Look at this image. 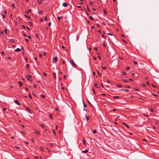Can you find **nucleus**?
Here are the masks:
<instances>
[{
  "mask_svg": "<svg viewBox=\"0 0 159 159\" xmlns=\"http://www.w3.org/2000/svg\"><path fill=\"white\" fill-rule=\"evenodd\" d=\"M70 63L75 68L77 66V65L75 63L73 60H71V61H70Z\"/></svg>",
  "mask_w": 159,
  "mask_h": 159,
  "instance_id": "nucleus-1",
  "label": "nucleus"
},
{
  "mask_svg": "<svg viewBox=\"0 0 159 159\" xmlns=\"http://www.w3.org/2000/svg\"><path fill=\"white\" fill-rule=\"evenodd\" d=\"M58 60V58L57 56H56L55 57L53 58V63H55Z\"/></svg>",
  "mask_w": 159,
  "mask_h": 159,
  "instance_id": "nucleus-2",
  "label": "nucleus"
},
{
  "mask_svg": "<svg viewBox=\"0 0 159 159\" xmlns=\"http://www.w3.org/2000/svg\"><path fill=\"white\" fill-rule=\"evenodd\" d=\"M26 78L28 80H30V81H32V80H31L30 78L31 77V75H28L27 76H26Z\"/></svg>",
  "mask_w": 159,
  "mask_h": 159,
  "instance_id": "nucleus-3",
  "label": "nucleus"
},
{
  "mask_svg": "<svg viewBox=\"0 0 159 159\" xmlns=\"http://www.w3.org/2000/svg\"><path fill=\"white\" fill-rule=\"evenodd\" d=\"M14 102L15 103H16L19 106H20L21 105V103L20 102H19V101L17 100H16L14 101Z\"/></svg>",
  "mask_w": 159,
  "mask_h": 159,
  "instance_id": "nucleus-4",
  "label": "nucleus"
},
{
  "mask_svg": "<svg viewBox=\"0 0 159 159\" xmlns=\"http://www.w3.org/2000/svg\"><path fill=\"white\" fill-rule=\"evenodd\" d=\"M34 133L38 135H39L40 134V131L37 129H36L35 130Z\"/></svg>",
  "mask_w": 159,
  "mask_h": 159,
  "instance_id": "nucleus-5",
  "label": "nucleus"
},
{
  "mask_svg": "<svg viewBox=\"0 0 159 159\" xmlns=\"http://www.w3.org/2000/svg\"><path fill=\"white\" fill-rule=\"evenodd\" d=\"M63 6L64 7H66L68 6V4L66 2H64L62 4Z\"/></svg>",
  "mask_w": 159,
  "mask_h": 159,
  "instance_id": "nucleus-6",
  "label": "nucleus"
},
{
  "mask_svg": "<svg viewBox=\"0 0 159 159\" xmlns=\"http://www.w3.org/2000/svg\"><path fill=\"white\" fill-rule=\"evenodd\" d=\"M21 51V49L19 48H17L15 50V52H18Z\"/></svg>",
  "mask_w": 159,
  "mask_h": 159,
  "instance_id": "nucleus-7",
  "label": "nucleus"
},
{
  "mask_svg": "<svg viewBox=\"0 0 159 159\" xmlns=\"http://www.w3.org/2000/svg\"><path fill=\"white\" fill-rule=\"evenodd\" d=\"M10 41L11 42V43H14L15 42V40L13 39H10Z\"/></svg>",
  "mask_w": 159,
  "mask_h": 159,
  "instance_id": "nucleus-8",
  "label": "nucleus"
},
{
  "mask_svg": "<svg viewBox=\"0 0 159 159\" xmlns=\"http://www.w3.org/2000/svg\"><path fill=\"white\" fill-rule=\"evenodd\" d=\"M116 86L118 87L122 88V84H117Z\"/></svg>",
  "mask_w": 159,
  "mask_h": 159,
  "instance_id": "nucleus-9",
  "label": "nucleus"
},
{
  "mask_svg": "<svg viewBox=\"0 0 159 159\" xmlns=\"http://www.w3.org/2000/svg\"><path fill=\"white\" fill-rule=\"evenodd\" d=\"M88 150L87 149H86L84 151H82V152L84 153H86L88 152Z\"/></svg>",
  "mask_w": 159,
  "mask_h": 159,
  "instance_id": "nucleus-10",
  "label": "nucleus"
},
{
  "mask_svg": "<svg viewBox=\"0 0 159 159\" xmlns=\"http://www.w3.org/2000/svg\"><path fill=\"white\" fill-rule=\"evenodd\" d=\"M122 124L123 125H125L128 128H129V126L128 125H127L125 123H123Z\"/></svg>",
  "mask_w": 159,
  "mask_h": 159,
  "instance_id": "nucleus-11",
  "label": "nucleus"
},
{
  "mask_svg": "<svg viewBox=\"0 0 159 159\" xmlns=\"http://www.w3.org/2000/svg\"><path fill=\"white\" fill-rule=\"evenodd\" d=\"M120 90L121 91H125L126 92H128L129 91V89H120Z\"/></svg>",
  "mask_w": 159,
  "mask_h": 159,
  "instance_id": "nucleus-12",
  "label": "nucleus"
},
{
  "mask_svg": "<svg viewBox=\"0 0 159 159\" xmlns=\"http://www.w3.org/2000/svg\"><path fill=\"white\" fill-rule=\"evenodd\" d=\"M86 120L87 121H88L89 120V118L88 117V116H87V115H86Z\"/></svg>",
  "mask_w": 159,
  "mask_h": 159,
  "instance_id": "nucleus-13",
  "label": "nucleus"
},
{
  "mask_svg": "<svg viewBox=\"0 0 159 159\" xmlns=\"http://www.w3.org/2000/svg\"><path fill=\"white\" fill-rule=\"evenodd\" d=\"M150 111L152 113H153L154 112V110L151 107L150 108Z\"/></svg>",
  "mask_w": 159,
  "mask_h": 159,
  "instance_id": "nucleus-14",
  "label": "nucleus"
},
{
  "mask_svg": "<svg viewBox=\"0 0 159 159\" xmlns=\"http://www.w3.org/2000/svg\"><path fill=\"white\" fill-rule=\"evenodd\" d=\"M113 98L115 99H119V97L118 96H114Z\"/></svg>",
  "mask_w": 159,
  "mask_h": 159,
  "instance_id": "nucleus-15",
  "label": "nucleus"
},
{
  "mask_svg": "<svg viewBox=\"0 0 159 159\" xmlns=\"http://www.w3.org/2000/svg\"><path fill=\"white\" fill-rule=\"evenodd\" d=\"M18 83L20 87L23 84L21 82L19 81Z\"/></svg>",
  "mask_w": 159,
  "mask_h": 159,
  "instance_id": "nucleus-16",
  "label": "nucleus"
},
{
  "mask_svg": "<svg viewBox=\"0 0 159 159\" xmlns=\"http://www.w3.org/2000/svg\"><path fill=\"white\" fill-rule=\"evenodd\" d=\"M39 57L40 58H42L43 57V55L42 54L39 53Z\"/></svg>",
  "mask_w": 159,
  "mask_h": 159,
  "instance_id": "nucleus-17",
  "label": "nucleus"
},
{
  "mask_svg": "<svg viewBox=\"0 0 159 159\" xmlns=\"http://www.w3.org/2000/svg\"><path fill=\"white\" fill-rule=\"evenodd\" d=\"M31 11V10L30 9H29L28 10L27 12H26V13H29Z\"/></svg>",
  "mask_w": 159,
  "mask_h": 159,
  "instance_id": "nucleus-18",
  "label": "nucleus"
},
{
  "mask_svg": "<svg viewBox=\"0 0 159 159\" xmlns=\"http://www.w3.org/2000/svg\"><path fill=\"white\" fill-rule=\"evenodd\" d=\"M123 81L124 82L126 83H127L128 82H129L128 80L126 79H124L123 80Z\"/></svg>",
  "mask_w": 159,
  "mask_h": 159,
  "instance_id": "nucleus-19",
  "label": "nucleus"
},
{
  "mask_svg": "<svg viewBox=\"0 0 159 159\" xmlns=\"http://www.w3.org/2000/svg\"><path fill=\"white\" fill-rule=\"evenodd\" d=\"M97 72H98V74L99 76L100 77H101L102 76L101 74L99 72V71L98 70H97Z\"/></svg>",
  "mask_w": 159,
  "mask_h": 159,
  "instance_id": "nucleus-20",
  "label": "nucleus"
},
{
  "mask_svg": "<svg viewBox=\"0 0 159 159\" xmlns=\"http://www.w3.org/2000/svg\"><path fill=\"white\" fill-rule=\"evenodd\" d=\"M11 6L14 9L15 8V6L14 4L13 3L11 5Z\"/></svg>",
  "mask_w": 159,
  "mask_h": 159,
  "instance_id": "nucleus-21",
  "label": "nucleus"
},
{
  "mask_svg": "<svg viewBox=\"0 0 159 159\" xmlns=\"http://www.w3.org/2000/svg\"><path fill=\"white\" fill-rule=\"evenodd\" d=\"M36 37L37 38H38L39 39V40H40V38L39 37V35L38 34H36Z\"/></svg>",
  "mask_w": 159,
  "mask_h": 159,
  "instance_id": "nucleus-22",
  "label": "nucleus"
},
{
  "mask_svg": "<svg viewBox=\"0 0 159 159\" xmlns=\"http://www.w3.org/2000/svg\"><path fill=\"white\" fill-rule=\"evenodd\" d=\"M53 75H54V77L55 80L56 79V73L55 72L53 73Z\"/></svg>",
  "mask_w": 159,
  "mask_h": 159,
  "instance_id": "nucleus-23",
  "label": "nucleus"
},
{
  "mask_svg": "<svg viewBox=\"0 0 159 159\" xmlns=\"http://www.w3.org/2000/svg\"><path fill=\"white\" fill-rule=\"evenodd\" d=\"M41 126L42 127V128H44L45 127V125L44 124H41Z\"/></svg>",
  "mask_w": 159,
  "mask_h": 159,
  "instance_id": "nucleus-24",
  "label": "nucleus"
},
{
  "mask_svg": "<svg viewBox=\"0 0 159 159\" xmlns=\"http://www.w3.org/2000/svg\"><path fill=\"white\" fill-rule=\"evenodd\" d=\"M48 20V18L47 16H45L44 17V20L45 21H47Z\"/></svg>",
  "mask_w": 159,
  "mask_h": 159,
  "instance_id": "nucleus-25",
  "label": "nucleus"
},
{
  "mask_svg": "<svg viewBox=\"0 0 159 159\" xmlns=\"http://www.w3.org/2000/svg\"><path fill=\"white\" fill-rule=\"evenodd\" d=\"M93 134H96L97 133V131L96 130H93Z\"/></svg>",
  "mask_w": 159,
  "mask_h": 159,
  "instance_id": "nucleus-26",
  "label": "nucleus"
},
{
  "mask_svg": "<svg viewBox=\"0 0 159 159\" xmlns=\"http://www.w3.org/2000/svg\"><path fill=\"white\" fill-rule=\"evenodd\" d=\"M40 150L41 151L44 152V148L42 147L40 148Z\"/></svg>",
  "mask_w": 159,
  "mask_h": 159,
  "instance_id": "nucleus-27",
  "label": "nucleus"
},
{
  "mask_svg": "<svg viewBox=\"0 0 159 159\" xmlns=\"http://www.w3.org/2000/svg\"><path fill=\"white\" fill-rule=\"evenodd\" d=\"M89 19L91 20H94L93 18L91 16L89 17Z\"/></svg>",
  "mask_w": 159,
  "mask_h": 159,
  "instance_id": "nucleus-28",
  "label": "nucleus"
},
{
  "mask_svg": "<svg viewBox=\"0 0 159 159\" xmlns=\"http://www.w3.org/2000/svg\"><path fill=\"white\" fill-rule=\"evenodd\" d=\"M87 11H88L89 12L90 11V10L89 8L88 7V5L87 6Z\"/></svg>",
  "mask_w": 159,
  "mask_h": 159,
  "instance_id": "nucleus-29",
  "label": "nucleus"
},
{
  "mask_svg": "<svg viewBox=\"0 0 159 159\" xmlns=\"http://www.w3.org/2000/svg\"><path fill=\"white\" fill-rule=\"evenodd\" d=\"M83 104H84V108L86 107H87V105H86V104H85L84 103V102L83 101Z\"/></svg>",
  "mask_w": 159,
  "mask_h": 159,
  "instance_id": "nucleus-30",
  "label": "nucleus"
},
{
  "mask_svg": "<svg viewBox=\"0 0 159 159\" xmlns=\"http://www.w3.org/2000/svg\"><path fill=\"white\" fill-rule=\"evenodd\" d=\"M89 3L90 4V5H92L93 4V2L91 0L89 1Z\"/></svg>",
  "mask_w": 159,
  "mask_h": 159,
  "instance_id": "nucleus-31",
  "label": "nucleus"
},
{
  "mask_svg": "<svg viewBox=\"0 0 159 159\" xmlns=\"http://www.w3.org/2000/svg\"><path fill=\"white\" fill-rule=\"evenodd\" d=\"M62 16H61V17H60L59 16H58V17H57V19H58L59 20V22H60V20L62 18Z\"/></svg>",
  "mask_w": 159,
  "mask_h": 159,
  "instance_id": "nucleus-32",
  "label": "nucleus"
},
{
  "mask_svg": "<svg viewBox=\"0 0 159 159\" xmlns=\"http://www.w3.org/2000/svg\"><path fill=\"white\" fill-rule=\"evenodd\" d=\"M41 96L43 98H45V96L44 95L41 94Z\"/></svg>",
  "mask_w": 159,
  "mask_h": 159,
  "instance_id": "nucleus-33",
  "label": "nucleus"
},
{
  "mask_svg": "<svg viewBox=\"0 0 159 159\" xmlns=\"http://www.w3.org/2000/svg\"><path fill=\"white\" fill-rule=\"evenodd\" d=\"M82 141H83V143L84 145L85 146H86V143H85V141H84V140H82Z\"/></svg>",
  "mask_w": 159,
  "mask_h": 159,
  "instance_id": "nucleus-34",
  "label": "nucleus"
},
{
  "mask_svg": "<svg viewBox=\"0 0 159 159\" xmlns=\"http://www.w3.org/2000/svg\"><path fill=\"white\" fill-rule=\"evenodd\" d=\"M25 16L26 17V18H28L29 19H30V16H27L26 15H25Z\"/></svg>",
  "mask_w": 159,
  "mask_h": 159,
  "instance_id": "nucleus-35",
  "label": "nucleus"
},
{
  "mask_svg": "<svg viewBox=\"0 0 159 159\" xmlns=\"http://www.w3.org/2000/svg\"><path fill=\"white\" fill-rule=\"evenodd\" d=\"M133 64L134 65H137V62L136 61H133Z\"/></svg>",
  "mask_w": 159,
  "mask_h": 159,
  "instance_id": "nucleus-36",
  "label": "nucleus"
},
{
  "mask_svg": "<svg viewBox=\"0 0 159 159\" xmlns=\"http://www.w3.org/2000/svg\"><path fill=\"white\" fill-rule=\"evenodd\" d=\"M102 68L104 69H107V67L106 66H102Z\"/></svg>",
  "mask_w": 159,
  "mask_h": 159,
  "instance_id": "nucleus-37",
  "label": "nucleus"
},
{
  "mask_svg": "<svg viewBox=\"0 0 159 159\" xmlns=\"http://www.w3.org/2000/svg\"><path fill=\"white\" fill-rule=\"evenodd\" d=\"M26 66L27 68L28 69H29V65L28 64H27L26 65Z\"/></svg>",
  "mask_w": 159,
  "mask_h": 159,
  "instance_id": "nucleus-38",
  "label": "nucleus"
},
{
  "mask_svg": "<svg viewBox=\"0 0 159 159\" xmlns=\"http://www.w3.org/2000/svg\"><path fill=\"white\" fill-rule=\"evenodd\" d=\"M52 132L53 133V134H54V135H56V132H55V131L53 130V129L52 130Z\"/></svg>",
  "mask_w": 159,
  "mask_h": 159,
  "instance_id": "nucleus-39",
  "label": "nucleus"
},
{
  "mask_svg": "<svg viewBox=\"0 0 159 159\" xmlns=\"http://www.w3.org/2000/svg\"><path fill=\"white\" fill-rule=\"evenodd\" d=\"M92 91H93V93H94V94H96V93L95 92V91H94V88H93V89H92Z\"/></svg>",
  "mask_w": 159,
  "mask_h": 159,
  "instance_id": "nucleus-40",
  "label": "nucleus"
},
{
  "mask_svg": "<svg viewBox=\"0 0 159 159\" xmlns=\"http://www.w3.org/2000/svg\"><path fill=\"white\" fill-rule=\"evenodd\" d=\"M43 75L44 76H47V73H45L44 72V73H43Z\"/></svg>",
  "mask_w": 159,
  "mask_h": 159,
  "instance_id": "nucleus-41",
  "label": "nucleus"
},
{
  "mask_svg": "<svg viewBox=\"0 0 159 159\" xmlns=\"http://www.w3.org/2000/svg\"><path fill=\"white\" fill-rule=\"evenodd\" d=\"M5 33L6 34H7V29H6L5 30Z\"/></svg>",
  "mask_w": 159,
  "mask_h": 159,
  "instance_id": "nucleus-42",
  "label": "nucleus"
},
{
  "mask_svg": "<svg viewBox=\"0 0 159 159\" xmlns=\"http://www.w3.org/2000/svg\"><path fill=\"white\" fill-rule=\"evenodd\" d=\"M29 96L30 98L31 99L32 98V97L31 96V95L30 93H29Z\"/></svg>",
  "mask_w": 159,
  "mask_h": 159,
  "instance_id": "nucleus-43",
  "label": "nucleus"
},
{
  "mask_svg": "<svg viewBox=\"0 0 159 159\" xmlns=\"http://www.w3.org/2000/svg\"><path fill=\"white\" fill-rule=\"evenodd\" d=\"M34 88H35V89H36V88H37V85L36 84H34Z\"/></svg>",
  "mask_w": 159,
  "mask_h": 159,
  "instance_id": "nucleus-44",
  "label": "nucleus"
},
{
  "mask_svg": "<svg viewBox=\"0 0 159 159\" xmlns=\"http://www.w3.org/2000/svg\"><path fill=\"white\" fill-rule=\"evenodd\" d=\"M22 28H23V29H25V28H26L25 26L24 25H22Z\"/></svg>",
  "mask_w": 159,
  "mask_h": 159,
  "instance_id": "nucleus-45",
  "label": "nucleus"
},
{
  "mask_svg": "<svg viewBox=\"0 0 159 159\" xmlns=\"http://www.w3.org/2000/svg\"><path fill=\"white\" fill-rule=\"evenodd\" d=\"M102 36L104 39H105L106 38V37L103 34H102Z\"/></svg>",
  "mask_w": 159,
  "mask_h": 159,
  "instance_id": "nucleus-46",
  "label": "nucleus"
},
{
  "mask_svg": "<svg viewBox=\"0 0 159 159\" xmlns=\"http://www.w3.org/2000/svg\"><path fill=\"white\" fill-rule=\"evenodd\" d=\"M49 116H50V118H51L52 119H53V117L52 116V115H50Z\"/></svg>",
  "mask_w": 159,
  "mask_h": 159,
  "instance_id": "nucleus-47",
  "label": "nucleus"
},
{
  "mask_svg": "<svg viewBox=\"0 0 159 159\" xmlns=\"http://www.w3.org/2000/svg\"><path fill=\"white\" fill-rule=\"evenodd\" d=\"M88 102L89 103V104L91 106H93V105L91 103L89 102V101L88 100Z\"/></svg>",
  "mask_w": 159,
  "mask_h": 159,
  "instance_id": "nucleus-48",
  "label": "nucleus"
},
{
  "mask_svg": "<svg viewBox=\"0 0 159 159\" xmlns=\"http://www.w3.org/2000/svg\"><path fill=\"white\" fill-rule=\"evenodd\" d=\"M130 69V67H127L126 68V70H129Z\"/></svg>",
  "mask_w": 159,
  "mask_h": 159,
  "instance_id": "nucleus-49",
  "label": "nucleus"
},
{
  "mask_svg": "<svg viewBox=\"0 0 159 159\" xmlns=\"http://www.w3.org/2000/svg\"><path fill=\"white\" fill-rule=\"evenodd\" d=\"M42 2V0H40L39 2V4H41Z\"/></svg>",
  "mask_w": 159,
  "mask_h": 159,
  "instance_id": "nucleus-50",
  "label": "nucleus"
},
{
  "mask_svg": "<svg viewBox=\"0 0 159 159\" xmlns=\"http://www.w3.org/2000/svg\"><path fill=\"white\" fill-rule=\"evenodd\" d=\"M1 54L2 55H4V52L3 51H2L1 52Z\"/></svg>",
  "mask_w": 159,
  "mask_h": 159,
  "instance_id": "nucleus-51",
  "label": "nucleus"
},
{
  "mask_svg": "<svg viewBox=\"0 0 159 159\" xmlns=\"http://www.w3.org/2000/svg\"><path fill=\"white\" fill-rule=\"evenodd\" d=\"M2 16L3 17V18H6V16H5L3 14H2Z\"/></svg>",
  "mask_w": 159,
  "mask_h": 159,
  "instance_id": "nucleus-52",
  "label": "nucleus"
},
{
  "mask_svg": "<svg viewBox=\"0 0 159 159\" xmlns=\"http://www.w3.org/2000/svg\"><path fill=\"white\" fill-rule=\"evenodd\" d=\"M43 54V55L44 56H46V52H44Z\"/></svg>",
  "mask_w": 159,
  "mask_h": 159,
  "instance_id": "nucleus-53",
  "label": "nucleus"
},
{
  "mask_svg": "<svg viewBox=\"0 0 159 159\" xmlns=\"http://www.w3.org/2000/svg\"><path fill=\"white\" fill-rule=\"evenodd\" d=\"M42 12H43L42 10H41V11H40L39 12V14H41L42 13Z\"/></svg>",
  "mask_w": 159,
  "mask_h": 159,
  "instance_id": "nucleus-54",
  "label": "nucleus"
},
{
  "mask_svg": "<svg viewBox=\"0 0 159 159\" xmlns=\"http://www.w3.org/2000/svg\"><path fill=\"white\" fill-rule=\"evenodd\" d=\"M25 41L27 42H29V40H28V39H25Z\"/></svg>",
  "mask_w": 159,
  "mask_h": 159,
  "instance_id": "nucleus-55",
  "label": "nucleus"
},
{
  "mask_svg": "<svg viewBox=\"0 0 159 159\" xmlns=\"http://www.w3.org/2000/svg\"><path fill=\"white\" fill-rule=\"evenodd\" d=\"M101 95L102 96H106V94L102 93V94H101Z\"/></svg>",
  "mask_w": 159,
  "mask_h": 159,
  "instance_id": "nucleus-56",
  "label": "nucleus"
},
{
  "mask_svg": "<svg viewBox=\"0 0 159 159\" xmlns=\"http://www.w3.org/2000/svg\"><path fill=\"white\" fill-rule=\"evenodd\" d=\"M25 60L26 61V62H28V58L26 57H25Z\"/></svg>",
  "mask_w": 159,
  "mask_h": 159,
  "instance_id": "nucleus-57",
  "label": "nucleus"
},
{
  "mask_svg": "<svg viewBox=\"0 0 159 159\" xmlns=\"http://www.w3.org/2000/svg\"><path fill=\"white\" fill-rule=\"evenodd\" d=\"M29 24L30 25H31V26H32V24L31 22H29Z\"/></svg>",
  "mask_w": 159,
  "mask_h": 159,
  "instance_id": "nucleus-58",
  "label": "nucleus"
},
{
  "mask_svg": "<svg viewBox=\"0 0 159 159\" xmlns=\"http://www.w3.org/2000/svg\"><path fill=\"white\" fill-rule=\"evenodd\" d=\"M27 110H28V111L30 113L31 112L30 110L29 109H28V108H27Z\"/></svg>",
  "mask_w": 159,
  "mask_h": 159,
  "instance_id": "nucleus-59",
  "label": "nucleus"
},
{
  "mask_svg": "<svg viewBox=\"0 0 159 159\" xmlns=\"http://www.w3.org/2000/svg\"><path fill=\"white\" fill-rule=\"evenodd\" d=\"M2 110H3V111H5L6 110V109L5 108H2Z\"/></svg>",
  "mask_w": 159,
  "mask_h": 159,
  "instance_id": "nucleus-60",
  "label": "nucleus"
},
{
  "mask_svg": "<svg viewBox=\"0 0 159 159\" xmlns=\"http://www.w3.org/2000/svg\"><path fill=\"white\" fill-rule=\"evenodd\" d=\"M4 13L5 15H6L7 14V12L5 10L4 11Z\"/></svg>",
  "mask_w": 159,
  "mask_h": 159,
  "instance_id": "nucleus-61",
  "label": "nucleus"
},
{
  "mask_svg": "<svg viewBox=\"0 0 159 159\" xmlns=\"http://www.w3.org/2000/svg\"><path fill=\"white\" fill-rule=\"evenodd\" d=\"M40 22L41 23H42L43 22V19H40Z\"/></svg>",
  "mask_w": 159,
  "mask_h": 159,
  "instance_id": "nucleus-62",
  "label": "nucleus"
},
{
  "mask_svg": "<svg viewBox=\"0 0 159 159\" xmlns=\"http://www.w3.org/2000/svg\"><path fill=\"white\" fill-rule=\"evenodd\" d=\"M12 14H10V18H11V19L12 18Z\"/></svg>",
  "mask_w": 159,
  "mask_h": 159,
  "instance_id": "nucleus-63",
  "label": "nucleus"
},
{
  "mask_svg": "<svg viewBox=\"0 0 159 159\" xmlns=\"http://www.w3.org/2000/svg\"><path fill=\"white\" fill-rule=\"evenodd\" d=\"M48 25L49 26H50L51 25V22H49L48 24Z\"/></svg>",
  "mask_w": 159,
  "mask_h": 159,
  "instance_id": "nucleus-64",
  "label": "nucleus"
}]
</instances>
